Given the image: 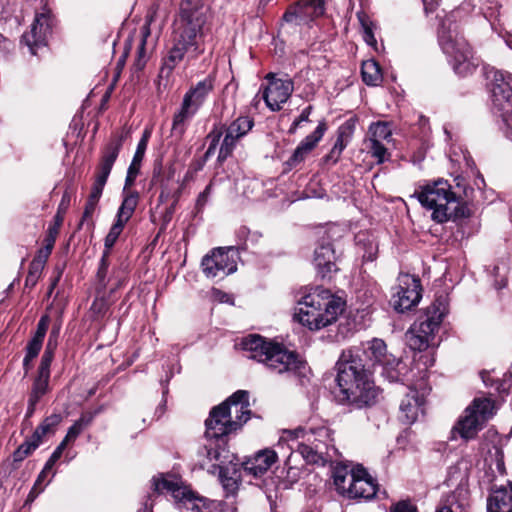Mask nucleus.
<instances>
[{"mask_svg":"<svg viewBox=\"0 0 512 512\" xmlns=\"http://www.w3.org/2000/svg\"><path fill=\"white\" fill-rule=\"evenodd\" d=\"M510 491L501 487L491 492L487 499V512H512V483Z\"/></svg>","mask_w":512,"mask_h":512,"instance_id":"nucleus-29","label":"nucleus"},{"mask_svg":"<svg viewBox=\"0 0 512 512\" xmlns=\"http://www.w3.org/2000/svg\"><path fill=\"white\" fill-rule=\"evenodd\" d=\"M83 429L84 428L77 421H75V423L68 429V432L65 438L62 440V443L67 445L69 442L74 441L83 431Z\"/></svg>","mask_w":512,"mask_h":512,"instance_id":"nucleus-53","label":"nucleus"},{"mask_svg":"<svg viewBox=\"0 0 512 512\" xmlns=\"http://www.w3.org/2000/svg\"><path fill=\"white\" fill-rule=\"evenodd\" d=\"M150 135H151V132L148 129H146L143 132V135H142L138 145H144V147L147 148V144H148V140L150 138Z\"/></svg>","mask_w":512,"mask_h":512,"instance_id":"nucleus-63","label":"nucleus"},{"mask_svg":"<svg viewBox=\"0 0 512 512\" xmlns=\"http://www.w3.org/2000/svg\"><path fill=\"white\" fill-rule=\"evenodd\" d=\"M326 130L325 123H320L316 129L306 136L296 147L291 157L287 160L286 164L290 167H296L303 162L308 154L316 147L318 142L322 139Z\"/></svg>","mask_w":512,"mask_h":512,"instance_id":"nucleus-22","label":"nucleus"},{"mask_svg":"<svg viewBox=\"0 0 512 512\" xmlns=\"http://www.w3.org/2000/svg\"><path fill=\"white\" fill-rule=\"evenodd\" d=\"M375 256H376V246H373L372 244L370 245L369 247V250L366 251L364 254H363V258L367 261H373L375 259Z\"/></svg>","mask_w":512,"mask_h":512,"instance_id":"nucleus-61","label":"nucleus"},{"mask_svg":"<svg viewBox=\"0 0 512 512\" xmlns=\"http://www.w3.org/2000/svg\"><path fill=\"white\" fill-rule=\"evenodd\" d=\"M323 12L324 7L320 0H303L290 7L283 15V19L296 24L307 23Z\"/></svg>","mask_w":512,"mask_h":512,"instance_id":"nucleus-19","label":"nucleus"},{"mask_svg":"<svg viewBox=\"0 0 512 512\" xmlns=\"http://www.w3.org/2000/svg\"><path fill=\"white\" fill-rule=\"evenodd\" d=\"M207 444L204 446V452L206 455V459L208 462L213 463L212 467L214 469H220L221 465L232 464L236 457L234 454L230 453L227 449V441L226 439H206Z\"/></svg>","mask_w":512,"mask_h":512,"instance_id":"nucleus-21","label":"nucleus"},{"mask_svg":"<svg viewBox=\"0 0 512 512\" xmlns=\"http://www.w3.org/2000/svg\"><path fill=\"white\" fill-rule=\"evenodd\" d=\"M452 18L453 14L442 21L438 32L439 43L455 73L468 76L476 70L479 60L474 56L466 40L458 33Z\"/></svg>","mask_w":512,"mask_h":512,"instance_id":"nucleus-8","label":"nucleus"},{"mask_svg":"<svg viewBox=\"0 0 512 512\" xmlns=\"http://www.w3.org/2000/svg\"><path fill=\"white\" fill-rule=\"evenodd\" d=\"M100 410H95L93 412H85L81 415V417L77 420V422L83 427H87L91 424L94 417L99 413Z\"/></svg>","mask_w":512,"mask_h":512,"instance_id":"nucleus-56","label":"nucleus"},{"mask_svg":"<svg viewBox=\"0 0 512 512\" xmlns=\"http://www.w3.org/2000/svg\"><path fill=\"white\" fill-rule=\"evenodd\" d=\"M213 297L221 303H228L231 301V296L220 290H214Z\"/></svg>","mask_w":512,"mask_h":512,"instance_id":"nucleus-58","label":"nucleus"},{"mask_svg":"<svg viewBox=\"0 0 512 512\" xmlns=\"http://www.w3.org/2000/svg\"><path fill=\"white\" fill-rule=\"evenodd\" d=\"M196 114L182 103L180 110L173 117L172 134L181 137L185 132L186 123Z\"/></svg>","mask_w":512,"mask_h":512,"instance_id":"nucleus-36","label":"nucleus"},{"mask_svg":"<svg viewBox=\"0 0 512 512\" xmlns=\"http://www.w3.org/2000/svg\"><path fill=\"white\" fill-rule=\"evenodd\" d=\"M426 391L419 393L415 389H410V392L402 399L400 404V419L405 424L414 423L420 414L424 413Z\"/></svg>","mask_w":512,"mask_h":512,"instance_id":"nucleus-20","label":"nucleus"},{"mask_svg":"<svg viewBox=\"0 0 512 512\" xmlns=\"http://www.w3.org/2000/svg\"><path fill=\"white\" fill-rule=\"evenodd\" d=\"M241 346L248 358L264 363L274 373L300 375L305 369V362L298 354L260 335L250 334L244 337Z\"/></svg>","mask_w":512,"mask_h":512,"instance_id":"nucleus-5","label":"nucleus"},{"mask_svg":"<svg viewBox=\"0 0 512 512\" xmlns=\"http://www.w3.org/2000/svg\"><path fill=\"white\" fill-rule=\"evenodd\" d=\"M50 32V11L44 8L42 12L36 13L31 28L23 34L22 41L27 45L31 54L37 55L38 49L46 46Z\"/></svg>","mask_w":512,"mask_h":512,"instance_id":"nucleus-16","label":"nucleus"},{"mask_svg":"<svg viewBox=\"0 0 512 512\" xmlns=\"http://www.w3.org/2000/svg\"><path fill=\"white\" fill-rule=\"evenodd\" d=\"M467 491L464 489L456 490L448 499V504L436 510V512H464L466 503L464 502Z\"/></svg>","mask_w":512,"mask_h":512,"instance_id":"nucleus-40","label":"nucleus"},{"mask_svg":"<svg viewBox=\"0 0 512 512\" xmlns=\"http://www.w3.org/2000/svg\"><path fill=\"white\" fill-rule=\"evenodd\" d=\"M361 75L363 81L370 86H377L382 81L381 69L373 59L363 61Z\"/></svg>","mask_w":512,"mask_h":512,"instance_id":"nucleus-35","label":"nucleus"},{"mask_svg":"<svg viewBox=\"0 0 512 512\" xmlns=\"http://www.w3.org/2000/svg\"><path fill=\"white\" fill-rule=\"evenodd\" d=\"M211 190H212V184L210 183L205 189L203 192H201L197 198V201H196V207L197 209H202L205 204L207 203L208 201V198L211 194Z\"/></svg>","mask_w":512,"mask_h":512,"instance_id":"nucleus-55","label":"nucleus"},{"mask_svg":"<svg viewBox=\"0 0 512 512\" xmlns=\"http://www.w3.org/2000/svg\"><path fill=\"white\" fill-rule=\"evenodd\" d=\"M53 248V242L47 246V252L41 258V256H37L33 259V261L30 263L29 266V272L26 278V285H35L37 280L39 279L41 272L44 268L45 262L47 258L49 257L51 251Z\"/></svg>","mask_w":512,"mask_h":512,"instance_id":"nucleus-37","label":"nucleus"},{"mask_svg":"<svg viewBox=\"0 0 512 512\" xmlns=\"http://www.w3.org/2000/svg\"><path fill=\"white\" fill-rule=\"evenodd\" d=\"M412 197L432 211L431 218L437 223L464 216V208L460 206V198L452 191L447 180L439 179L419 186Z\"/></svg>","mask_w":512,"mask_h":512,"instance_id":"nucleus-7","label":"nucleus"},{"mask_svg":"<svg viewBox=\"0 0 512 512\" xmlns=\"http://www.w3.org/2000/svg\"><path fill=\"white\" fill-rule=\"evenodd\" d=\"M49 375L38 373L35 378L32 386V391L30 394V398H33V401H39L42 396H44L49 387Z\"/></svg>","mask_w":512,"mask_h":512,"instance_id":"nucleus-43","label":"nucleus"},{"mask_svg":"<svg viewBox=\"0 0 512 512\" xmlns=\"http://www.w3.org/2000/svg\"><path fill=\"white\" fill-rule=\"evenodd\" d=\"M98 202L96 201H92L90 199L87 200L86 202V205H85V209H84V213H83V217H82V220H81V224L83 223V221L89 217L92 216V214L94 213L95 209H96V206H97Z\"/></svg>","mask_w":512,"mask_h":512,"instance_id":"nucleus-57","label":"nucleus"},{"mask_svg":"<svg viewBox=\"0 0 512 512\" xmlns=\"http://www.w3.org/2000/svg\"><path fill=\"white\" fill-rule=\"evenodd\" d=\"M222 133V128L219 130L214 129L209 133L208 138L211 139V143L206 151V156H210L215 152L216 146L220 140V137L222 136Z\"/></svg>","mask_w":512,"mask_h":512,"instance_id":"nucleus-54","label":"nucleus"},{"mask_svg":"<svg viewBox=\"0 0 512 512\" xmlns=\"http://www.w3.org/2000/svg\"><path fill=\"white\" fill-rule=\"evenodd\" d=\"M125 223L116 220V222L112 225L109 233L105 238V246L106 248H111L115 242L117 241L119 235L121 234Z\"/></svg>","mask_w":512,"mask_h":512,"instance_id":"nucleus-47","label":"nucleus"},{"mask_svg":"<svg viewBox=\"0 0 512 512\" xmlns=\"http://www.w3.org/2000/svg\"><path fill=\"white\" fill-rule=\"evenodd\" d=\"M277 459V452L271 449H264L257 452L252 458L244 463V471L254 477L264 475Z\"/></svg>","mask_w":512,"mask_h":512,"instance_id":"nucleus-24","label":"nucleus"},{"mask_svg":"<svg viewBox=\"0 0 512 512\" xmlns=\"http://www.w3.org/2000/svg\"><path fill=\"white\" fill-rule=\"evenodd\" d=\"M392 141V130L387 122L372 123L368 129V136L365 140L366 148L378 164L388 159V151L384 142Z\"/></svg>","mask_w":512,"mask_h":512,"instance_id":"nucleus-15","label":"nucleus"},{"mask_svg":"<svg viewBox=\"0 0 512 512\" xmlns=\"http://www.w3.org/2000/svg\"><path fill=\"white\" fill-rule=\"evenodd\" d=\"M354 126V121L348 120L338 128L337 139L333 145L335 149L342 152L346 148L352 137Z\"/></svg>","mask_w":512,"mask_h":512,"instance_id":"nucleus-42","label":"nucleus"},{"mask_svg":"<svg viewBox=\"0 0 512 512\" xmlns=\"http://www.w3.org/2000/svg\"><path fill=\"white\" fill-rule=\"evenodd\" d=\"M313 262L317 273L322 278H325L331 272L336 271L335 254L331 243H322L316 247Z\"/></svg>","mask_w":512,"mask_h":512,"instance_id":"nucleus-26","label":"nucleus"},{"mask_svg":"<svg viewBox=\"0 0 512 512\" xmlns=\"http://www.w3.org/2000/svg\"><path fill=\"white\" fill-rule=\"evenodd\" d=\"M355 477V468L349 469L348 466L337 464L332 470L333 483L339 494L348 498L351 484Z\"/></svg>","mask_w":512,"mask_h":512,"instance_id":"nucleus-30","label":"nucleus"},{"mask_svg":"<svg viewBox=\"0 0 512 512\" xmlns=\"http://www.w3.org/2000/svg\"><path fill=\"white\" fill-rule=\"evenodd\" d=\"M389 512H417V508L409 501H399L390 507Z\"/></svg>","mask_w":512,"mask_h":512,"instance_id":"nucleus-49","label":"nucleus"},{"mask_svg":"<svg viewBox=\"0 0 512 512\" xmlns=\"http://www.w3.org/2000/svg\"><path fill=\"white\" fill-rule=\"evenodd\" d=\"M421 299L420 280L409 274H402L398 278V285L394 287V292L390 304L399 313H403L416 306Z\"/></svg>","mask_w":512,"mask_h":512,"instance_id":"nucleus-14","label":"nucleus"},{"mask_svg":"<svg viewBox=\"0 0 512 512\" xmlns=\"http://www.w3.org/2000/svg\"><path fill=\"white\" fill-rule=\"evenodd\" d=\"M11 42L0 33V49L9 50Z\"/></svg>","mask_w":512,"mask_h":512,"instance_id":"nucleus-64","label":"nucleus"},{"mask_svg":"<svg viewBox=\"0 0 512 512\" xmlns=\"http://www.w3.org/2000/svg\"><path fill=\"white\" fill-rule=\"evenodd\" d=\"M54 352V349L45 348L38 368V373L50 376V366L54 357Z\"/></svg>","mask_w":512,"mask_h":512,"instance_id":"nucleus-48","label":"nucleus"},{"mask_svg":"<svg viewBox=\"0 0 512 512\" xmlns=\"http://www.w3.org/2000/svg\"><path fill=\"white\" fill-rule=\"evenodd\" d=\"M512 75L502 71L494 73L491 97L493 109L503 121L505 136L512 141Z\"/></svg>","mask_w":512,"mask_h":512,"instance_id":"nucleus-10","label":"nucleus"},{"mask_svg":"<svg viewBox=\"0 0 512 512\" xmlns=\"http://www.w3.org/2000/svg\"><path fill=\"white\" fill-rule=\"evenodd\" d=\"M377 493V485L361 466L355 468V477L348 498L372 499Z\"/></svg>","mask_w":512,"mask_h":512,"instance_id":"nucleus-23","label":"nucleus"},{"mask_svg":"<svg viewBox=\"0 0 512 512\" xmlns=\"http://www.w3.org/2000/svg\"><path fill=\"white\" fill-rule=\"evenodd\" d=\"M249 417L248 393L238 390L225 402L211 410L205 421V438L226 439L229 433L239 429Z\"/></svg>","mask_w":512,"mask_h":512,"instance_id":"nucleus-6","label":"nucleus"},{"mask_svg":"<svg viewBox=\"0 0 512 512\" xmlns=\"http://www.w3.org/2000/svg\"><path fill=\"white\" fill-rule=\"evenodd\" d=\"M366 354L373 365L380 368V374L389 382L402 380L405 365L398 357L387 351V346L383 340L378 338L371 340L368 343Z\"/></svg>","mask_w":512,"mask_h":512,"instance_id":"nucleus-12","label":"nucleus"},{"mask_svg":"<svg viewBox=\"0 0 512 512\" xmlns=\"http://www.w3.org/2000/svg\"><path fill=\"white\" fill-rule=\"evenodd\" d=\"M211 32L209 7L202 0H183L174 21L173 45L163 60L161 73L168 76L184 60L197 59L206 50Z\"/></svg>","mask_w":512,"mask_h":512,"instance_id":"nucleus-1","label":"nucleus"},{"mask_svg":"<svg viewBox=\"0 0 512 512\" xmlns=\"http://www.w3.org/2000/svg\"><path fill=\"white\" fill-rule=\"evenodd\" d=\"M345 301L323 287L312 288L298 301L294 318L310 330H320L336 322Z\"/></svg>","mask_w":512,"mask_h":512,"instance_id":"nucleus-3","label":"nucleus"},{"mask_svg":"<svg viewBox=\"0 0 512 512\" xmlns=\"http://www.w3.org/2000/svg\"><path fill=\"white\" fill-rule=\"evenodd\" d=\"M338 399L356 408L376 402L378 390L366 374L362 360L351 351H344L337 362Z\"/></svg>","mask_w":512,"mask_h":512,"instance_id":"nucleus-2","label":"nucleus"},{"mask_svg":"<svg viewBox=\"0 0 512 512\" xmlns=\"http://www.w3.org/2000/svg\"><path fill=\"white\" fill-rule=\"evenodd\" d=\"M332 435L329 428L325 426L284 430L279 438L277 448L280 453L285 454L287 446L291 450L290 456L299 453L309 464H324L328 458L332 443Z\"/></svg>","mask_w":512,"mask_h":512,"instance_id":"nucleus-4","label":"nucleus"},{"mask_svg":"<svg viewBox=\"0 0 512 512\" xmlns=\"http://www.w3.org/2000/svg\"><path fill=\"white\" fill-rule=\"evenodd\" d=\"M466 409H473L475 416L484 423L489 417L493 415L494 404L488 398L475 399Z\"/></svg>","mask_w":512,"mask_h":512,"instance_id":"nucleus-39","label":"nucleus"},{"mask_svg":"<svg viewBox=\"0 0 512 512\" xmlns=\"http://www.w3.org/2000/svg\"><path fill=\"white\" fill-rule=\"evenodd\" d=\"M49 471L50 470H45V467L42 469V471L40 472V474L38 475V477L34 483V486L32 487V492L35 491L38 487H42L41 484L45 480L47 473Z\"/></svg>","mask_w":512,"mask_h":512,"instance_id":"nucleus-60","label":"nucleus"},{"mask_svg":"<svg viewBox=\"0 0 512 512\" xmlns=\"http://www.w3.org/2000/svg\"><path fill=\"white\" fill-rule=\"evenodd\" d=\"M445 314V306L442 303H433L425 313L419 316L418 320L406 332L407 345L412 350L423 351L432 345L435 332Z\"/></svg>","mask_w":512,"mask_h":512,"instance_id":"nucleus-9","label":"nucleus"},{"mask_svg":"<svg viewBox=\"0 0 512 512\" xmlns=\"http://www.w3.org/2000/svg\"><path fill=\"white\" fill-rule=\"evenodd\" d=\"M311 110H312V106H308L305 109H303L300 116L297 119H295L294 122L292 123V125L289 129V133H291V134L295 133L297 128L300 126V124L302 122L309 121V116L311 114Z\"/></svg>","mask_w":512,"mask_h":512,"instance_id":"nucleus-52","label":"nucleus"},{"mask_svg":"<svg viewBox=\"0 0 512 512\" xmlns=\"http://www.w3.org/2000/svg\"><path fill=\"white\" fill-rule=\"evenodd\" d=\"M238 251L234 247L216 248L201 262L203 273L208 278H224L237 270Z\"/></svg>","mask_w":512,"mask_h":512,"instance_id":"nucleus-13","label":"nucleus"},{"mask_svg":"<svg viewBox=\"0 0 512 512\" xmlns=\"http://www.w3.org/2000/svg\"><path fill=\"white\" fill-rule=\"evenodd\" d=\"M60 329H61V323L54 324V326L49 334L48 342L46 345L47 348L56 350L57 345H58L59 335H60Z\"/></svg>","mask_w":512,"mask_h":512,"instance_id":"nucleus-51","label":"nucleus"},{"mask_svg":"<svg viewBox=\"0 0 512 512\" xmlns=\"http://www.w3.org/2000/svg\"><path fill=\"white\" fill-rule=\"evenodd\" d=\"M39 445L29 437L25 442H23L13 453V463L17 464L22 462L25 458L31 455Z\"/></svg>","mask_w":512,"mask_h":512,"instance_id":"nucleus-44","label":"nucleus"},{"mask_svg":"<svg viewBox=\"0 0 512 512\" xmlns=\"http://www.w3.org/2000/svg\"><path fill=\"white\" fill-rule=\"evenodd\" d=\"M129 137V130L123 129L114 134L102 151V157L97 167L95 180L89 195L90 200L98 202L112 167L119 155L123 142Z\"/></svg>","mask_w":512,"mask_h":512,"instance_id":"nucleus-11","label":"nucleus"},{"mask_svg":"<svg viewBox=\"0 0 512 512\" xmlns=\"http://www.w3.org/2000/svg\"><path fill=\"white\" fill-rule=\"evenodd\" d=\"M214 81L210 76L199 81L196 85L191 88L184 95L182 103L189 107L194 112L203 105L209 93L213 90Z\"/></svg>","mask_w":512,"mask_h":512,"instance_id":"nucleus-25","label":"nucleus"},{"mask_svg":"<svg viewBox=\"0 0 512 512\" xmlns=\"http://www.w3.org/2000/svg\"><path fill=\"white\" fill-rule=\"evenodd\" d=\"M123 191L125 196L121 206L119 207L117 220L126 224L137 207L139 196L137 192L131 191L130 187Z\"/></svg>","mask_w":512,"mask_h":512,"instance_id":"nucleus-32","label":"nucleus"},{"mask_svg":"<svg viewBox=\"0 0 512 512\" xmlns=\"http://www.w3.org/2000/svg\"><path fill=\"white\" fill-rule=\"evenodd\" d=\"M266 79L268 80V85L264 90L263 98L266 105L272 111H278L292 94L294 89L293 82L289 78H275L273 74H268Z\"/></svg>","mask_w":512,"mask_h":512,"instance_id":"nucleus-17","label":"nucleus"},{"mask_svg":"<svg viewBox=\"0 0 512 512\" xmlns=\"http://www.w3.org/2000/svg\"><path fill=\"white\" fill-rule=\"evenodd\" d=\"M357 17L363 30L364 41L370 46H375L377 41L373 33V23L363 12H358Z\"/></svg>","mask_w":512,"mask_h":512,"instance_id":"nucleus-45","label":"nucleus"},{"mask_svg":"<svg viewBox=\"0 0 512 512\" xmlns=\"http://www.w3.org/2000/svg\"><path fill=\"white\" fill-rule=\"evenodd\" d=\"M61 419L62 418L59 414H52L46 417L36 428L34 433L31 435V438L40 445L44 437L54 434L56 427L61 422Z\"/></svg>","mask_w":512,"mask_h":512,"instance_id":"nucleus-33","label":"nucleus"},{"mask_svg":"<svg viewBox=\"0 0 512 512\" xmlns=\"http://www.w3.org/2000/svg\"><path fill=\"white\" fill-rule=\"evenodd\" d=\"M49 322L50 319L48 315H43L40 318L37 324L36 332L26 346V354H28V359H34L38 356L42 348L43 340L46 335Z\"/></svg>","mask_w":512,"mask_h":512,"instance_id":"nucleus-31","label":"nucleus"},{"mask_svg":"<svg viewBox=\"0 0 512 512\" xmlns=\"http://www.w3.org/2000/svg\"><path fill=\"white\" fill-rule=\"evenodd\" d=\"M341 153H342L341 151L332 147L329 154L325 157L326 162L336 163L338 161V159L340 158Z\"/></svg>","mask_w":512,"mask_h":512,"instance_id":"nucleus-59","label":"nucleus"},{"mask_svg":"<svg viewBox=\"0 0 512 512\" xmlns=\"http://www.w3.org/2000/svg\"><path fill=\"white\" fill-rule=\"evenodd\" d=\"M109 302L104 297H96L91 305L90 312L95 319L103 318L109 310Z\"/></svg>","mask_w":512,"mask_h":512,"instance_id":"nucleus-46","label":"nucleus"},{"mask_svg":"<svg viewBox=\"0 0 512 512\" xmlns=\"http://www.w3.org/2000/svg\"><path fill=\"white\" fill-rule=\"evenodd\" d=\"M501 6L497 2L487 0V3L483 6L482 11L484 17L491 23L493 31L497 34L498 38L501 39L506 47L512 51V32L505 28H497L494 26L500 16Z\"/></svg>","mask_w":512,"mask_h":512,"instance_id":"nucleus-27","label":"nucleus"},{"mask_svg":"<svg viewBox=\"0 0 512 512\" xmlns=\"http://www.w3.org/2000/svg\"><path fill=\"white\" fill-rule=\"evenodd\" d=\"M253 124L254 123L251 118L247 116H241L234 120L225 129V136L218 154V159L220 161L225 160L232 154L237 141L252 129Z\"/></svg>","mask_w":512,"mask_h":512,"instance_id":"nucleus-18","label":"nucleus"},{"mask_svg":"<svg viewBox=\"0 0 512 512\" xmlns=\"http://www.w3.org/2000/svg\"><path fill=\"white\" fill-rule=\"evenodd\" d=\"M482 421L475 416L473 409H466L464 415L459 419L452 433H459L461 438L465 440L472 439L481 429Z\"/></svg>","mask_w":512,"mask_h":512,"instance_id":"nucleus-28","label":"nucleus"},{"mask_svg":"<svg viewBox=\"0 0 512 512\" xmlns=\"http://www.w3.org/2000/svg\"><path fill=\"white\" fill-rule=\"evenodd\" d=\"M218 473L224 489L229 493H233L238 487L236 477L237 464L232 462V464L221 465V468L218 469Z\"/></svg>","mask_w":512,"mask_h":512,"instance_id":"nucleus-34","label":"nucleus"},{"mask_svg":"<svg viewBox=\"0 0 512 512\" xmlns=\"http://www.w3.org/2000/svg\"><path fill=\"white\" fill-rule=\"evenodd\" d=\"M151 21H152V17L147 18L145 24L141 28V41H140V44L138 47L137 59L135 61V67L138 70L143 69L146 64L147 57H146V53H145V45L147 42V38L150 35Z\"/></svg>","mask_w":512,"mask_h":512,"instance_id":"nucleus-41","label":"nucleus"},{"mask_svg":"<svg viewBox=\"0 0 512 512\" xmlns=\"http://www.w3.org/2000/svg\"><path fill=\"white\" fill-rule=\"evenodd\" d=\"M67 445L65 443H60L57 448L54 450V452L51 454L50 458L47 460L45 466V470H51L54 464L59 460L61 457L64 449Z\"/></svg>","mask_w":512,"mask_h":512,"instance_id":"nucleus-50","label":"nucleus"},{"mask_svg":"<svg viewBox=\"0 0 512 512\" xmlns=\"http://www.w3.org/2000/svg\"><path fill=\"white\" fill-rule=\"evenodd\" d=\"M146 148L144 145H137L136 152L132 159V162L128 168L127 176L125 179V190L134 184V181L140 171L141 162L143 160Z\"/></svg>","mask_w":512,"mask_h":512,"instance_id":"nucleus-38","label":"nucleus"},{"mask_svg":"<svg viewBox=\"0 0 512 512\" xmlns=\"http://www.w3.org/2000/svg\"><path fill=\"white\" fill-rule=\"evenodd\" d=\"M38 403V401H33V398H30L29 397V400H28V409H27V413H26V416L27 417H30L32 416V414L34 413L35 411V406L36 404Z\"/></svg>","mask_w":512,"mask_h":512,"instance_id":"nucleus-62","label":"nucleus"}]
</instances>
